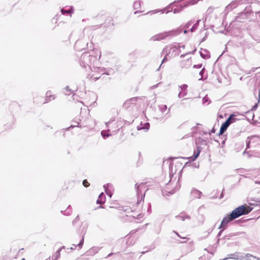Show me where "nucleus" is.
<instances>
[{"label":"nucleus","mask_w":260,"mask_h":260,"mask_svg":"<svg viewBox=\"0 0 260 260\" xmlns=\"http://www.w3.org/2000/svg\"><path fill=\"white\" fill-rule=\"evenodd\" d=\"M257 108V104H255L253 107H252V110L254 109H256Z\"/></svg>","instance_id":"57"},{"label":"nucleus","mask_w":260,"mask_h":260,"mask_svg":"<svg viewBox=\"0 0 260 260\" xmlns=\"http://www.w3.org/2000/svg\"><path fill=\"white\" fill-rule=\"evenodd\" d=\"M114 121L113 119H110L108 122H106L107 127H109V125Z\"/></svg>","instance_id":"44"},{"label":"nucleus","mask_w":260,"mask_h":260,"mask_svg":"<svg viewBox=\"0 0 260 260\" xmlns=\"http://www.w3.org/2000/svg\"><path fill=\"white\" fill-rule=\"evenodd\" d=\"M187 31H188V30H187L185 29V30L183 31V32H184V34H186V33H187Z\"/></svg>","instance_id":"60"},{"label":"nucleus","mask_w":260,"mask_h":260,"mask_svg":"<svg viewBox=\"0 0 260 260\" xmlns=\"http://www.w3.org/2000/svg\"><path fill=\"white\" fill-rule=\"evenodd\" d=\"M202 101L203 104H206L207 105H209L210 103V101L207 96H204L202 100Z\"/></svg>","instance_id":"28"},{"label":"nucleus","mask_w":260,"mask_h":260,"mask_svg":"<svg viewBox=\"0 0 260 260\" xmlns=\"http://www.w3.org/2000/svg\"><path fill=\"white\" fill-rule=\"evenodd\" d=\"M196 49H195L194 51H193L191 52V53H193V52H195V51H196ZM189 53H191V52H188V53H186V54H182V55H181L180 57H181V58H183V57H184V56H185L186 54H189Z\"/></svg>","instance_id":"47"},{"label":"nucleus","mask_w":260,"mask_h":260,"mask_svg":"<svg viewBox=\"0 0 260 260\" xmlns=\"http://www.w3.org/2000/svg\"><path fill=\"white\" fill-rule=\"evenodd\" d=\"M246 149H248L250 147V140H249V138L248 137L246 141Z\"/></svg>","instance_id":"41"},{"label":"nucleus","mask_w":260,"mask_h":260,"mask_svg":"<svg viewBox=\"0 0 260 260\" xmlns=\"http://www.w3.org/2000/svg\"><path fill=\"white\" fill-rule=\"evenodd\" d=\"M100 77H95L94 79H95V80H98L99 79Z\"/></svg>","instance_id":"64"},{"label":"nucleus","mask_w":260,"mask_h":260,"mask_svg":"<svg viewBox=\"0 0 260 260\" xmlns=\"http://www.w3.org/2000/svg\"><path fill=\"white\" fill-rule=\"evenodd\" d=\"M181 47L182 48H185V46L184 45H183L182 46H180V48Z\"/></svg>","instance_id":"63"},{"label":"nucleus","mask_w":260,"mask_h":260,"mask_svg":"<svg viewBox=\"0 0 260 260\" xmlns=\"http://www.w3.org/2000/svg\"><path fill=\"white\" fill-rule=\"evenodd\" d=\"M193 22L192 20L189 21L184 26V28L185 29L188 28L190 27V26L193 23Z\"/></svg>","instance_id":"36"},{"label":"nucleus","mask_w":260,"mask_h":260,"mask_svg":"<svg viewBox=\"0 0 260 260\" xmlns=\"http://www.w3.org/2000/svg\"><path fill=\"white\" fill-rule=\"evenodd\" d=\"M78 246L77 245L73 244V246L70 248L71 250L75 249L76 247Z\"/></svg>","instance_id":"48"},{"label":"nucleus","mask_w":260,"mask_h":260,"mask_svg":"<svg viewBox=\"0 0 260 260\" xmlns=\"http://www.w3.org/2000/svg\"><path fill=\"white\" fill-rule=\"evenodd\" d=\"M223 197V191L221 192V194L220 195L219 199H222Z\"/></svg>","instance_id":"54"},{"label":"nucleus","mask_w":260,"mask_h":260,"mask_svg":"<svg viewBox=\"0 0 260 260\" xmlns=\"http://www.w3.org/2000/svg\"><path fill=\"white\" fill-rule=\"evenodd\" d=\"M73 127H74L73 126L71 125L70 127L67 128L66 129V130H69L71 128Z\"/></svg>","instance_id":"56"},{"label":"nucleus","mask_w":260,"mask_h":260,"mask_svg":"<svg viewBox=\"0 0 260 260\" xmlns=\"http://www.w3.org/2000/svg\"><path fill=\"white\" fill-rule=\"evenodd\" d=\"M229 258H234V259H238V257H236V256H235V257H231V256H230Z\"/></svg>","instance_id":"59"},{"label":"nucleus","mask_w":260,"mask_h":260,"mask_svg":"<svg viewBox=\"0 0 260 260\" xmlns=\"http://www.w3.org/2000/svg\"><path fill=\"white\" fill-rule=\"evenodd\" d=\"M201 150L199 149V148H198V150L196 151H194V154L192 156L189 157H182L184 159H188L189 160L193 161L199 155V154L200 153Z\"/></svg>","instance_id":"14"},{"label":"nucleus","mask_w":260,"mask_h":260,"mask_svg":"<svg viewBox=\"0 0 260 260\" xmlns=\"http://www.w3.org/2000/svg\"><path fill=\"white\" fill-rule=\"evenodd\" d=\"M83 243H84V237L83 236L81 240L80 241L79 243L77 245L80 249L82 247L83 245Z\"/></svg>","instance_id":"38"},{"label":"nucleus","mask_w":260,"mask_h":260,"mask_svg":"<svg viewBox=\"0 0 260 260\" xmlns=\"http://www.w3.org/2000/svg\"><path fill=\"white\" fill-rule=\"evenodd\" d=\"M201 21L200 19H199L197 21V22L193 24L192 27L190 28V31L191 32H193L196 30L199 26V23Z\"/></svg>","instance_id":"24"},{"label":"nucleus","mask_w":260,"mask_h":260,"mask_svg":"<svg viewBox=\"0 0 260 260\" xmlns=\"http://www.w3.org/2000/svg\"><path fill=\"white\" fill-rule=\"evenodd\" d=\"M131 213H132V210L128 207H122L119 209V213L121 217H124L125 215L126 216H131L130 214ZM132 216L133 215H132Z\"/></svg>","instance_id":"8"},{"label":"nucleus","mask_w":260,"mask_h":260,"mask_svg":"<svg viewBox=\"0 0 260 260\" xmlns=\"http://www.w3.org/2000/svg\"><path fill=\"white\" fill-rule=\"evenodd\" d=\"M105 202V196L103 192L100 193L98 199L96 201V203L99 204H103Z\"/></svg>","instance_id":"17"},{"label":"nucleus","mask_w":260,"mask_h":260,"mask_svg":"<svg viewBox=\"0 0 260 260\" xmlns=\"http://www.w3.org/2000/svg\"><path fill=\"white\" fill-rule=\"evenodd\" d=\"M175 217L177 219L181 220L182 221H184L185 219L189 220L190 219V217L189 216L185 215L183 214H180V215H177Z\"/></svg>","instance_id":"18"},{"label":"nucleus","mask_w":260,"mask_h":260,"mask_svg":"<svg viewBox=\"0 0 260 260\" xmlns=\"http://www.w3.org/2000/svg\"><path fill=\"white\" fill-rule=\"evenodd\" d=\"M176 3V1H174V2L173 3L171 4L170 6H168V7H167V9H169V8H170V6L172 5H173L174 3Z\"/></svg>","instance_id":"58"},{"label":"nucleus","mask_w":260,"mask_h":260,"mask_svg":"<svg viewBox=\"0 0 260 260\" xmlns=\"http://www.w3.org/2000/svg\"><path fill=\"white\" fill-rule=\"evenodd\" d=\"M202 64H196L194 65L193 68H197V69H200L202 67Z\"/></svg>","instance_id":"46"},{"label":"nucleus","mask_w":260,"mask_h":260,"mask_svg":"<svg viewBox=\"0 0 260 260\" xmlns=\"http://www.w3.org/2000/svg\"><path fill=\"white\" fill-rule=\"evenodd\" d=\"M199 0H192L190 2H187L183 5H180L174 9L173 13L174 14L178 13L180 12L184 8H186L189 5H194L196 4Z\"/></svg>","instance_id":"6"},{"label":"nucleus","mask_w":260,"mask_h":260,"mask_svg":"<svg viewBox=\"0 0 260 260\" xmlns=\"http://www.w3.org/2000/svg\"><path fill=\"white\" fill-rule=\"evenodd\" d=\"M60 249H58L53 255L52 260H57L60 256Z\"/></svg>","instance_id":"23"},{"label":"nucleus","mask_w":260,"mask_h":260,"mask_svg":"<svg viewBox=\"0 0 260 260\" xmlns=\"http://www.w3.org/2000/svg\"><path fill=\"white\" fill-rule=\"evenodd\" d=\"M244 233V232H241V233H231V234H230L226 236H225L224 237V238L225 239H230L231 237H232L233 236H238V235H240L241 234H243Z\"/></svg>","instance_id":"22"},{"label":"nucleus","mask_w":260,"mask_h":260,"mask_svg":"<svg viewBox=\"0 0 260 260\" xmlns=\"http://www.w3.org/2000/svg\"><path fill=\"white\" fill-rule=\"evenodd\" d=\"M234 219L232 218V217L231 216V214L229 215L224 217L223 219H222V221H221V223L219 227V228H221L222 227H223L228 223H229V222H230L231 221H232V220H233Z\"/></svg>","instance_id":"13"},{"label":"nucleus","mask_w":260,"mask_h":260,"mask_svg":"<svg viewBox=\"0 0 260 260\" xmlns=\"http://www.w3.org/2000/svg\"><path fill=\"white\" fill-rule=\"evenodd\" d=\"M230 4L231 5V6H232L233 9L236 8L238 5V2L237 1H233Z\"/></svg>","instance_id":"35"},{"label":"nucleus","mask_w":260,"mask_h":260,"mask_svg":"<svg viewBox=\"0 0 260 260\" xmlns=\"http://www.w3.org/2000/svg\"><path fill=\"white\" fill-rule=\"evenodd\" d=\"M169 167H170V169L171 170V172L172 173L173 172V165L171 164L170 165Z\"/></svg>","instance_id":"51"},{"label":"nucleus","mask_w":260,"mask_h":260,"mask_svg":"<svg viewBox=\"0 0 260 260\" xmlns=\"http://www.w3.org/2000/svg\"><path fill=\"white\" fill-rule=\"evenodd\" d=\"M101 247L98 246H93L87 250L85 255L86 256H93L97 253L101 249Z\"/></svg>","instance_id":"10"},{"label":"nucleus","mask_w":260,"mask_h":260,"mask_svg":"<svg viewBox=\"0 0 260 260\" xmlns=\"http://www.w3.org/2000/svg\"><path fill=\"white\" fill-rule=\"evenodd\" d=\"M159 83H157V84H155V85H153V86H152L151 87V89H154V88H155L157 87H158V85L159 84Z\"/></svg>","instance_id":"49"},{"label":"nucleus","mask_w":260,"mask_h":260,"mask_svg":"<svg viewBox=\"0 0 260 260\" xmlns=\"http://www.w3.org/2000/svg\"><path fill=\"white\" fill-rule=\"evenodd\" d=\"M150 126L149 123L146 122L144 124L141 123L140 125L137 126L138 130L144 129L147 131L149 129Z\"/></svg>","instance_id":"15"},{"label":"nucleus","mask_w":260,"mask_h":260,"mask_svg":"<svg viewBox=\"0 0 260 260\" xmlns=\"http://www.w3.org/2000/svg\"><path fill=\"white\" fill-rule=\"evenodd\" d=\"M95 59L96 58L89 54L88 52H84L80 59V66L85 69L88 68L89 70H91L92 64Z\"/></svg>","instance_id":"1"},{"label":"nucleus","mask_w":260,"mask_h":260,"mask_svg":"<svg viewBox=\"0 0 260 260\" xmlns=\"http://www.w3.org/2000/svg\"><path fill=\"white\" fill-rule=\"evenodd\" d=\"M72 8L70 10H64L63 9H61V13L62 14L64 15L66 14H71L73 13Z\"/></svg>","instance_id":"26"},{"label":"nucleus","mask_w":260,"mask_h":260,"mask_svg":"<svg viewBox=\"0 0 260 260\" xmlns=\"http://www.w3.org/2000/svg\"><path fill=\"white\" fill-rule=\"evenodd\" d=\"M141 6L140 1H136L134 3L133 7L135 9H137L140 8Z\"/></svg>","instance_id":"29"},{"label":"nucleus","mask_w":260,"mask_h":260,"mask_svg":"<svg viewBox=\"0 0 260 260\" xmlns=\"http://www.w3.org/2000/svg\"><path fill=\"white\" fill-rule=\"evenodd\" d=\"M101 135L104 138H105L106 137H108L111 136V135L110 134H106V131H102L101 132Z\"/></svg>","instance_id":"31"},{"label":"nucleus","mask_w":260,"mask_h":260,"mask_svg":"<svg viewBox=\"0 0 260 260\" xmlns=\"http://www.w3.org/2000/svg\"><path fill=\"white\" fill-rule=\"evenodd\" d=\"M179 88H180L181 91L179 93L178 96L179 98H181L185 96L187 93V91L186 90L187 85L183 84L180 86Z\"/></svg>","instance_id":"11"},{"label":"nucleus","mask_w":260,"mask_h":260,"mask_svg":"<svg viewBox=\"0 0 260 260\" xmlns=\"http://www.w3.org/2000/svg\"><path fill=\"white\" fill-rule=\"evenodd\" d=\"M111 186V184H107L106 185H104V187L105 188V192H106V193L110 197H111L112 196V194L110 193V192H108V186Z\"/></svg>","instance_id":"30"},{"label":"nucleus","mask_w":260,"mask_h":260,"mask_svg":"<svg viewBox=\"0 0 260 260\" xmlns=\"http://www.w3.org/2000/svg\"><path fill=\"white\" fill-rule=\"evenodd\" d=\"M61 212L64 215H67V216L70 215L72 212V208H71V206L69 205L68 207L66 210H65L64 211H61Z\"/></svg>","instance_id":"20"},{"label":"nucleus","mask_w":260,"mask_h":260,"mask_svg":"<svg viewBox=\"0 0 260 260\" xmlns=\"http://www.w3.org/2000/svg\"><path fill=\"white\" fill-rule=\"evenodd\" d=\"M180 46L178 44H172L166 48H164L162 51V53H166V56H175L179 54L178 50Z\"/></svg>","instance_id":"4"},{"label":"nucleus","mask_w":260,"mask_h":260,"mask_svg":"<svg viewBox=\"0 0 260 260\" xmlns=\"http://www.w3.org/2000/svg\"><path fill=\"white\" fill-rule=\"evenodd\" d=\"M231 116H232V119H231V120L230 121V124L231 123L235 122L236 121V120H237V119L236 118V115L233 114L230 115L229 117H231Z\"/></svg>","instance_id":"32"},{"label":"nucleus","mask_w":260,"mask_h":260,"mask_svg":"<svg viewBox=\"0 0 260 260\" xmlns=\"http://www.w3.org/2000/svg\"><path fill=\"white\" fill-rule=\"evenodd\" d=\"M48 98H52L53 99H54L55 97L53 95L51 94V91H47L46 93V97H45V102L44 103H47L50 101L51 100H48Z\"/></svg>","instance_id":"19"},{"label":"nucleus","mask_w":260,"mask_h":260,"mask_svg":"<svg viewBox=\"0 0 260 260\" xmlns=\"http://www.w3.org/2000/svg\"><path fill=\"white\" fill-rule=\"evenodd\" d=\"M202 192L196 189H192L191 194L193 198H200Z\"/></svg>","instance_id":"16"},{"label":"nucleus","mask_w":260,"mask_h":260,"mask_svg":"<svg viewBox=\"0 0 260 260\" xmlns=\"http://www.w3.org/2000/svg\"><path fill=\"white\" fill-rule=\"evenodd\" d=\"M247 11L246 12H242L239 13V15L236 16L235 19V21L236 22H243L246 19L248 18L247 14L250 13Z\"/></svg>","instance_id":"7"},{"label":"nucleus","mask_w":260,"mask_h":260,"mask_svg":"<svg viewBox=\"0 0 260 260\" xmlns=\"http://www.w3.org/2000/svg\"><path fill=\"white\" fill-rule=\"evenodd\" d=\"M79 220V215H77V217L73 220V224H75L76 222L78 221Z\"/></svg>","instance_id":"43"},{"label":"nucleus","mask_w":260,"mask_h":260,"mask_svg":"<svg viewBox=\"0 0 260 260\" xmlns=\"http://www.w3.org/2000/svg\"><path fill=\"white\" fill-rule=\"evenodd\" d=\"M113 254H114V253H113V252H111V253H109L106 258H107L108 257H110V256H112Z\"/></svg>","instance_id":"53"},{"label":"nucleus","mask_w":260,"mask_h":260,"mask_svg":"<svg viewBox=\"0 0 260 260\" xmlns=\"http://www.w3.org/2000/svg\"><path fill=\"white\" fill-rule=\"evenodd\" d=\"M222 232V231H220L218 233V235H217V236L219 237V236L221 235Z\"/></svg>","instance_id":"55"},{"label":"nucleus","mask_w":260,"mask_h":260,"mask_svg":"<svg viewBox=\"0 0 260 260\" xmlns=\"http://www.w3.org/2000/svg\"><path fill=\"white\" fill-rule=\"evenodd\" d=\"M178 183V185H177L175 188H174L173 190L170 191H168V193L170 194H172L173 193H174L176 191L178 190L180 187V185L179 184V182L178 181L177 183Z\"/></svg>","instance_id":"25"},{"label":"nucleus","mask_w":260,"mask_h":260,"mask_svg":"<svg viewBox=\"0 0 260 260\" xmlns=\"http://www.w3.org/2000/svg\"><path fill=\"white\" fill-rule=\"evenodd\" d=\"M233 9V7H232V6H231L230 4H229V5H228L226 7H225V11L227 12H229V11H232V10Z\"/></svg>","instance_id":"37"},{"label":"nucleus","mask_w":260,"mask_h":260,"mask_svg":"<svg viewBox=\"0 0 260 260\" xmlns=\"http://www.w3.org/2000/svg\"><path fill=\"white\" fill-rule=\"evenodd\" d=\"M173 232H174V233H175V234L177 235V236H178V237H179L180 238H181V239H187V238H186V237H181V236H180V235H179V234H178L177 232H175V231H173Z\"/></svg>","instance_id":"45"},{"label":"nucleus","mask_w":260,"mask_h":260,"mask_svg":"<svg viewBox=\"0 0 260 260\" xmlns=\"http://www.w3.org/2000/svg\"><path fill=\"white\" fill-rule=\"evenodd\" d=\"M158 109L162 113V114H164L165 112L167 110V106L166 105H160L158 106Z\"/></svg>","instance_id":"21"},{"label":"nucleus","mask_w":260,"mask_h":260,"mask_svg":"<svg viewBox=\"0 0 260 260\" xmlns=\"http://www.w3.org/2000/svg\"><path fill=\"white\" fill-rule=\"evenodd\" d=\"M212 10H213V8L211 7H210L208 9V12H211L212 11Z\"/></svg>","instance_id":"52"},{"label":"nucleus","mask_w":260,"mask_h":260,"mask_svg":"<svg viewBox=\"0 0 260 260\" xmlns=\"http://www.w3.org/2000/svg\"><path fill=\"white\" fill-rule=\"evenodd\" d=\"M232 116L229 117L226 121L223 123L220 127L219 135H222L227 129L228 127L230 125V121L232 119Z\"/></svg>","instance_id":"9"},{"label":"nucleus","mask_w":260,"mask_h":260,"mask_svg":"<svg viewBox=\"0 0 260 260\" xmlns=\"http://www.w3.org/2000/svg\"><path fill=\"white\" fill-rule=\"evenodd\" d=\"M136 98H132V99H129L128 100H127L124 104V106L125 107H128V105L131 103H133L134 102H136Z\"/></svg>","instance_id":"27"},{"label":"nucleus","mask_w":260,"mask_h":260,"mask_svg":"<svg viewBox=\"0 0 260 260\" xmlns=\"http://www.w3.org/2000/svg\"><path fill=\"white\" fill-rule=\"evenodd\" d=\"M63 248H64V246H62L59 249H60V251H61Z\"/></svg>","instance_id":"61"},{"label":"nucleus","mask_w":260,"mask_h":260,"mask_svg":"<svg viewBox=\"0 0 260 260\" xmlns=\"http://www.w3.org/2000/svg\"><path fill=\"white\" fill-rule=\"evenodd\" d=\"M147 251H148V250H147L146 251H143V252H141V253L142 254H144L146 252H147Z\"/></svg>","instance_id":"62"},{"label":"nucleus","mask_w":260,"mask_h":260,"mask_svg":"<svg viewBox=\"0 0 260 260\" xmlns=\"http://www.w3.org/2000/svg\"><path fill=\"white\" fill-rule=\"evenodd\" d=\"M205 68H203L202 69V70L200 72L199 74L201 76V78L199 79V80H202V78L203 77V74L204 72Z\"/></svg>","instance_id":"42"},{"label":"nucleus","mask_w":260,"mask_h":260,"mask_svg":"<svg viewBox=\"0 0 260 260\" xmlns=\"http://www.w3.org/2000/svg\"><path fill=\"white\" fill-rule=\"evenodd\" d=\"M65 89H66L67 91H69V92L71 91V89L70 88L69 86H67L66 87Z\"/></svg>","instance_id":"50"},{"label":"nucleus","mask_w":260,"mask_h":260,"mask_svg":"<svg viewBox=\"0 0 260 260\" xmlns=\"http://www.w3.org/2000/svg\"><path fill=\"white\" fill-rule=\"evenodd\" d=\"M212 232V229H209L207 232L204 233V237H207Z\"/></svg>","instance_id":"39"},{"label":"nucleus","mask_w":260,"mask_h":260,"mask_svg":"<svg viewBox=\"0 0 260 260\" xmlns=\"http://www.w3.org/2000/svg\"><path fill=\"white\" fill-rule=\"evenodd\" d=\"M252 208L247 205H241L234 209L231 213L232 218L236 219L240 216L246 215L250 213Z\"/></svg>","instance_id":"3"},{"label":"nucleus","mask_w":260,"mask_h":260,"mask_svg":"<svg viewBox=\"0 0 260 260\" xmlns=\"http://www.w3.org/2000/svg\"><path fill=\"white\" fill-rule=\"evenodd\" d=\"M136 192L138 196H141V198H144L145 192L148 190L145 183H141L140 184H136Z\"/></svg>","instance_id":"5"},{"label":"nucleus","mask_w":260,"mask_h":260,"mask_svg":"<svg viewBox=\"0 0 260 260\" xmlns=\"http://www.w3.org/2000/svg\"><path fill=\"white\" fill-rule=\"evenodd\" d=\"M200 54L201 56L204 59H207L210 57V53L207 49H201Z\"/></svg>","instance_id":"12"},{"label":"nucleus","mask_w":260,"mask_h":260,"mask_svg":"<svg viewBox=\"0 0 260 260\" xmlns=\"http://www.w3.org/2000/svg\"><path fill=\"white\" fill-rule=\"evenodd\" d=\"M81 42L80 41H77L75 44L74 48L76 50L80 51V49L79 48V46Z\"/></svg>","instance_id":"33"},{"label":"nucleus","mask_w":260,"mask_h":260,"mask_svg":"<svg viewBox=\"0 0 260 260\" xmlns=\"http://www.w3.org/2000/svg\"><path fill=\"white\" fill-rule=\"evenodd\" d=\"M82 183H83V185L86 187L89 186L90 185V183L87 181V180L86 179L84 180L83 181Z\"/></svg>","instance_id":"40"},{"label":"nucleus","mask_w":260,"mask_h":260,"mask_svg":"<svg viewBox=\"0 0 260 260\" xmlns=\"http://www.w3.org/2000/svg\"><path fill=\"white\" fill-rule=\"evenodd\" d=\"M182 31V28L179 27L176 29L154 35L150 38V40L152 41H160L168 37L177 36L180 34Z\"/></svg>","instance_id":"2"},{"label":"nucleus","mask_w":260,"mask_h":260,"mask_svg":"<svg viewBox=\"0 0 260 260\" xmlns=\"http://www.w3.org/2000/svg\"><path fill=\"white\" fill-rule=\"evenodd\" d=\"M165 56L164 58H163V59H162V61H161V64L160 65L159 67L157 69V71H159V69L160 68V67H161V66H162V64L164 62H165L167 61V60H168V59H167V56H166V53H165Z\"/></svg>","instance_id":"34"}]
</instances>
